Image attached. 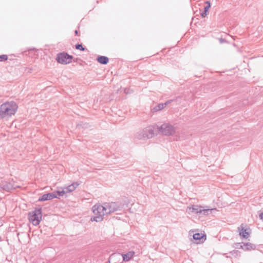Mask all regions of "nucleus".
Segmentation results:
<instances>
[{
  "label": "nucleus",
  "mask_w": 263,
  "mask_h": 263,
  "mask_svg": "<svg viewBox=\"0 0 263 263\" xmlns=\"http://www.w3.org/2000/svg\"><path fill=\"white\" fill-rule=\"evenodd\" d=\"M17 109L18 105L14 101L3 103L0 105V119L11 117L16 114Z\"/></svg>",
  "instance_id": "obj_1"
},
{
  "label": "nucleus",
  "mask_w": 263,
  "mask_h": 263,
  "mask_svg": "<svg viewBox=\"0 0 263 263\" xmlns=\"http://www.w3.org/2000/svg\"><path fill=\"white\" fill-rule=\"evenodd\" d=\"M104 208L101 204H95L92 207L94 216L91 218V220L97 222L102 221L104 219V216L106 214Z\"/></svg>",
  "instance_id": "obj_2"
},
{
  "label": "nucleus",
  "mask_w": 263,
  "mask_h": 263,
  "mask_svg": "<svg viewBox=\"0 0 263 263\" xmlns=\"http://www.w3.org/2000/svg\"><path fill=\"white\" fill-rule=\"evenodd\" d=\"M42 217V209H35L28 213V219L34 226L39 224Z\"/></svg>",
  "instance_id": "obj_3"
},
{
  "label": "nucleus",
  "mask_w": 263,
  "mask_h": 263,
  "mask_svg": "<svg viewBox=\"0 0 263 263\" xmlns=\"http://www.w3.org/2000/svg\"><path fill=\"white\" fill-rule=\"evenodd\" d=\"M102 205L106 215L120 211L122 208L121 203L118 202H105Z\"/></svg>",
  "instance_id": "obj_4"
},
{
  "label": "nucleus",
  "mask_w": 263,
  "mask_h": 263,
  "mask_svg": "<svg viewBox=\"0 0 263 263\" xmlns=\"http://www.w3.org/2000/svg\"><path fill=\"white\" fill-rule=\"evenodd\" d=\"M154 136V131L152 127H147L137 132L136 138L139 140L149 139Z\"/></svg>",
  "instance_id": "obj_5"
},
{
  "label": "nucleus",
  "mask_w": 263,
  "mask_h": 263,
  "mask_svg": "<svg viewBox=\"0 0 263 263\" xmlns=\"http://www.w3.org/2000/svg\"><path fill=\"white\" fill-rule=\"evenodd\" d=\"M73 57L68 54L66 52H62L57 54L55 60L58 63L63 64L67 65L71 63Z\"/></svg>",
  "instance_id": "obj_6"
},
{
  "label": "nucleus",
  "mask_w": 263,
  "mask_h": 263,
  "mask_svg": "<svg viewBox=\"0 0 263 263\" xmlns=\"http://www.w3.org/2000/svg\"><path fill=\"white\" fill-rule=\"evenodd\" d=\"M203 207L201 206H199L198 205H193L191 207L189 208L190 211L195 214H203L205 215H209L212 213V210H215L216 209H203Z\"/></svg>",
  "instance_id": "obj_7"
},
{
  "label": "nucleus",
  "mask_w": 263,
  "mask_h": 263,
  "mask_svg": "<svg viewBox=\"0 0 263 263\" xmlns=\"http://www.w3.org/2000/svg\"><path fill=\"white\" fill-rule=\"evenodd\" d=\"M160 131L164 135H172L175 133V127L168 124H164L160 128Z\"/></svg>",
  "instance_id": "obj_8"
},
{
  "label": "nucleus",
  "mask_w": 263,
  "mask_h": 263,
  "mask_svg": "<svg viewBox=\"0 0 263 263\" xmlns=\"http://www.w3.org/2000/svg\"><path fill=\"white\" fill-rule=\"evenodd\" d=\"M16 187H18V186H15L13 182L5 180H1L0 181V188L5 191L10 192L12 190L15 189Z\"/></svg>",
  "instance_id": "obj_9"
},
{
  "label": "nucleus",
  "mask_w": 263,
  "mask_h": 263,
  "mask_svg": "<svg viewBox=\"0 0 263 263\" xmlns=\"http://www.w3.org/2000/svg\"><path fill=\"white\" fill-rule=\"evenodd\" d=\"M249 230V229L243 228L242 224H241L240 227L238 228L239 235L243 238H248L250 236V232L248 231Z\"/></svg>",
  "instance_id": "obj_10"
},
{
  "label": "nucleus",
  "mask_w": 263,
  "mask_h": 263,
  "mask_svg": "<svg viewBox=\"0 0 263 263\" xmlns=\"http://www.w3.org/2000/svg\"><path fill=\"white\" fill-rule=\"evenodd\" d=\"M56 196L52 193L45 194L39 198V201H46L55 198Z\"/></svg>",
  "instance_id": "obj_11"
},
{
  "label": "nucleus",
  "mask_w": 263,
  "mask_h": 263,
  "mask_svg": "<svg viewBox=\"0 0 263 263\" xmlns=\"http://www.w3.org/2000/svg\"><path fill=\"white\" fill-rule=\"evenodd\" d=\"M79 184L78 182H74L71 184L64 187L66 193H70L75 190L79 186Z\"/></svg>",
  "instance_id": "obj_12"
},
{
  "label": "nucleus",
  "mask_w": 263,
  "mask_h": 263,
  "mask_svg": "<svg viewBox=\"0 0 263 263\" xmlns=\"http://www.w3.org/2000/svg\"><path fill=\"white\" fill-rule=\"evenodd\" d=\"M135 252L133 251H129L126 254H122L121 256L123 258V260L124 261H129L132 257L134 256L135 254Z\"/></svg>",
  "instance_id": "obj_13"
},
{
  "label": "nucleus",
  "mask_w": 263,
  "mask_h": 263,
  "mask_svg": "<svg viewBox=\"0 0 263 263\" xmlns=\"http://www.w3.org/2000/svg\"><path fill=\"white\" fill-rule=\"evenodd\" d=\"M172 101H173L172 100H170L167 101L165 103L159 104L158 105H157L156 106H155L153 108V110L155 111H158L161 110V109L164 108L167 104H168Z\"/></svg>",
  "instance_id": "obj_14"
},
{
  "label": "nucleus",
  "mask_w": 263,
  "mask_h": 263,
  "mask_svg": "<svg viewBox=\"0 0 263 263\" xmlns=\"http://www.w3.org/2000/svg\"><path fill=\"white\" fill-rule=\"evenodd\" d=\"M97 60L99 63L103 65L107 64L109 62V59L107 57L102 55L98 56Z\"/></svg>",
  "instance_id": "obj_15"
},
{
  "label": "nucleus",
  "mask_w": 263,
  "mask_h": 263,
  "mask_svg": "<svg viewBox=\"0 0 263 263\" xmlns=\"http://www.w3.org/2000/svg\"><path fill=\"white\" fill-rule=\"evenodd\" d=\"M243 244L244 246L243 250L245 251H250L256 249V246L250 242L243 243Z\"/></svg>",
  "instance_id": "obj_16"
},
{
  "label": "nucleus",
  "mask_w": 263,
  "mask_h": 263,
  "mask_svg": "<svg viewBox=\"0 0 263 263\" xmlns=\"http://www.w3.org/2000/svg\"><path fill=\"white\" fill-rule=\"evenodd\" d=\"M52 193L54 194V195L56 196L55 198H59V197H58V196H63L66 194L64 188H63L61 191L58 190L55 192H52Z\"/></svg>",
  "instance_id": "obj_17"
},
{
  "label": "nucleus",
  "mask_w": 263,
  "mask_h": 263,
  "mask_svg": "<svg viewBox=\"0 0 263 263\" xmlns=\"http://www.w3.org/2000/svg\"><path fill=\"white\" fill-rule=\"evenodd\" d=\"M205 235L202 233H195L193 235V238L195 240H200Z\"/></svg>",
  "instance_id": "obj_18"
},
{
  "label": "nucleus",
  "mask_w": 263,
  "mask_h": 263,
  "mask_svg": "<svg viewBox=\"0 0 263 263\" xmlns=\"http://www.w3.org/2000/svg\"><path fill=\"white\" fill-rule=\"evenodd\" d=\"M230 254L233 257L237 258L240 256L241 252L238 250H234L230 252Z\"/></svg>",
  "instance_id": "obj_19"
},
{
  "label": "nucleus",
  "mask_w": 263,
  "mask_h": 263,
  "mask_svg": "<svg viewBox=\"0 0 263 263\" xmlns=\"http://www.w3.org/2000/svg\"><path fill=\"white\" fill-rule=\"evenodd\" d=\"M75 48L77 50H80L81 51H85L86 49L85 47H84L81 44H77L75 45Z\"/></svg>",
  "instance_id": "obj_20"
},
{
  "label": "nucleus",
  "mask_w": 263,
  "mask_h": 263,
  "mask_svg": "<svg viewBox=\"0 0 263 263\" xmlns=\"http://www.w3.org/2000/svg\"><path fill=\"white\" fill-rule=\"evenodd\" d=\"M206 6L204 8V11L207 13L209 12V9L211 7V4L209 1L205 2Z\"/></svg>",
  "instance_id": "obj_21"
},
{
  "label": "nucleus",
  "mask_w": 263,
  "mask_h": 263,
  "mask_svg": "<svg viewBox=\"0 0 263 263\" xmlns=\"http://www.w3.org/2000/svg\"><path fill=\"white\" fill-rule=\"evenodd\" d=\"M236 249H243L244 246L242 245L240 243H235L233 246Z\"/></svg>",
  "instance_id": "obj_22"
},
{
  "label": "nucleus",
  "mask_w": 263,
  "mask_h": 263,
  "mask_svg": "<svg viewBox=\"0 0 263 263\" xmlns=\"http://www.w3.org/2000/svg\"><path fill=\"white\" fill-rule=\"evenodd\" d=\"M8 59V55L6 54H3L0 55V62L5 61Z\"/></svg>",
  "instance_id": "obj_23"
},
{
  "label": "nucleus",
  "mask_w": 263,
  "mask_h": 263,
  "mask_svg": "<svg viewBox=\"0 0 263 263\" xmlns=\"http://www.w3.org/2000/svg\"><path fill=\"white\" fill-rule=\"evenodd\" d=\"M208 14V13L203 11V12L200 13V15L202 16V17H204L206 16Z\"/></svg>",
  "instance_id": "obj_24"
},
{
  "label": "nucleus",
  "mask_w": 263,
  "mask_h": 263,
  "mask_svg": "<svg viewBox=\"0 0 263 263\" xmlns=\"http://www.w3.org/2000/svg\"><path fill=\"white\" fill-rule=\"evenodd\" d=\"M74 34H75L76 35H78V36H80V35L78 30H75Z\"/></svg>",
  "instance_id": "obj_25"
},
{
  "label": "nucleus",
  "mask_w": 263,
  "mask_h": 263,
  "mask_svg": "<svg viewBox=\"0 0 263 263\" xmlns=\"http://www.w3.org/2000/svg\"><path fill=\"white\" fill-rule=\"evenodd\" d=\"M259 217L261 219L263 220V212L259 214Z\"/></svg>",
  "instance_id": "obj_26"
},
{
  "label": "nucleus",
  "mask_w": 263,
  "mask_h": 263,
  "mask_svg": "<svg viewBox=\"0 0 263 263\" xmlns=\"http://www.w3.org/2000/svg\"><path fill=\"white\" fill-rule=\"evenodd\" d=\"M220 42H221V43H222V42H224V40H223V39H220Z\"/></svg>",
  "instance_id": "obj_27"
}]
</instances>
